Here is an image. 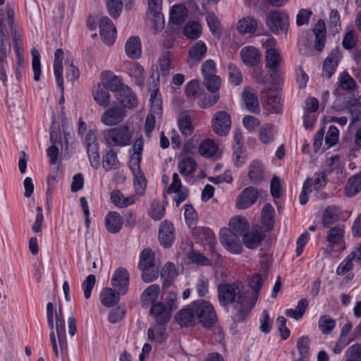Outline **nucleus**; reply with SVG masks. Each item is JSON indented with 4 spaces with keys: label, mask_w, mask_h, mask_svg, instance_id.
<instances>
[{
    "label": "nucleus",
    "mask_w": 361,
    "mask_h": 361,
    "mask_svg": "<svg viewBox=\"0 0 361 361\" xmlns=\"http://www.w3.org/2000/svg\"><path fill=\"white\" fill-rule=\"evenodd\" d=\"M128 74L134 78L135 83L139 86H142L145 82V69L139 63H133L128 69Z\"/></svg>",
    "instance_id": "44"
},
{
    "label": "nucleus",
    "mask_w": 361,
    "mask_h": 361,
    "mask_svg": "<svg viewBox=\"0 0 361 361\" xmlns=\"http://www.w3.org/2000/svg\"><path fill=\"white\" fill-rule=\"evenodd\" d=\"M341 59V54L338 49H334L326 57L323 63V77L331 78L336 71L338 61Z\"/></svg>",
    "instance_id": "16"
},
{
    "label": "nucleus",
    "mask_w": 361,
    "mask_h": 361,
    "mask_svg": "<svg viewBox=\"0 0 361 361\" xmlns=\"http://www.w3.org/2000/svg\"><path fill=\"white\" fill-rule=\"evenodd\" d=\"M207 46L204 42L199 41L196 42L190 49L187 63L192 68L197 64L205 56Z\"/></svg>",
    "instance_id": "15"
},
{
    "label": "nucleus",
    "mask_w": 361,
    "mask_h": 361,
    "mask_svg": "<svg viewBox=\"0 0 361 361\" xmlns=\"http://www.w3.org/2000/svg\"><path fill=\"white\" fill-rule=\"evenodd\" d=\"M31 54L32 57V67L34 72V80L39 81L41 75L40 54L36 48L32 49Z\"/></svg>",
    "instance_id": "54"
},
{
    "label": "nucleus",
    "mask_w": 361,
    "mask_h": 361,
    "mask_svg": "<svg viewBox=\"0 0 361 361\" xmlns=\"http://www.w3.org/2000/svg\"><path fill=\"white\" fill-rule=\"evenodd\" d=\"M228 70L230 82L235 85H240L243 82V75L237 66L233 64H230L228 66Z\"/></svg>",
    "instance_id": "60"
},
{
    "label": "nucleus",
    "mask_w": 361,
    "mask_h": 361,
    "mask_svg": "<svg viewBox=\"0 0 361 361\" xmlns=\"http://www.w3.org/2000/svg\"><path fill=\"white\" fill-rule=\"evenodd\" d=\"M100 35L104 42L111 45L116 39V27L108 17H102L99 22Z\"/></svg>",
    "instance_id": "11"
},
{
    "label": "nucleus",
    "mask_w": 361,
    "mask_h": 361,
    "mask_svg": "<svg viewBox=\"0 0 361 361\" xmlns=\"http://www.w3.org/2000/svg\"><path fill=\"white\" fill-rule=\"evenodd\" d=\"M111 284L118 290V293L125 294L128 290L129 285V274L128 271L121 267L116 269L114 273Z\"/></svg>",
    "instance_id": "12"
},
{
    "label": "nucleus",
    "mask_w": 361,
    "mask_h": 361,
    "mask_svg": "<svg viewBox=\"0 0 361 361\" xmlns=\"http://www.w3.org/2000/svg\"><path fill=\"white\" fill-rule=\"evenodd\" d=\"M120 162L117 158L116 151L112 149H105L102 157V166L105 171H109L118 169Z\"/></svg>",
    "instance_id": "26"
},
{
    "label": "nucleus",
    "mask_w": 361,
    "mask_h": 361,
    "mask_svg": "<svg viewBox=\"0 0 361 361\" xmlns=\"http://www.w3.org/2000/svg\"><path fill=\"white\" fill-rule=\"evenodd\" d=\"M197 166L196 161L190 157L183 158L178 165L179 173L184 176L192 174L196 171Z\"/></svg>",
    "instance_id": "34"
},
{
    "label": "nucleus",
    "mask_w": 361,
    "mask_h": 361,
    "mask_svg": "<svg viewBox=\"0 0 361 361\" xmlns=\"http://www.w3.org/2000/svg\"><path fill=\"white\" fill-rule=\"evenodd\" d=\"M266 24L272 33L286 35L289 27L288 15L283 11H271L267 16Z\"/></svg>",
    "instance_id": "3"
},
{
    "label": "nucleus",
    "mask_w": 361,
    "mask_h": 361,
    "mask_svg": "<svg viewBox=\"0 0 361 361\" xmlns=\"http://www.w3.org/2000/svg\"><path fill=\"white\" fill-rule=\"evenodd\" d=\"M339 208L334 205L328 207L322 216V224L325 227H329L339 219Z\"/></svg>",
    "instance_id": "35"
},
{
    "label": "nucleus",
    "mask_w": 361,
    "mask_h": 361,
    "mask_svg": "<svg viewBox=\"0 0 361 361\" xmlns=\"http://www.w3.org/2000/svg\"><path fill=\"white\" fill-rule=\"evenodd\" d=\"M178 274L176 271V266L172 262H167L161 272V278L164 279V282L169 281L171 282L173 280Z\"/></svg>",
    "instance_id": "58"
},
{
    "label": "nucleus",
    "mask_w": 361,
    "mask_h": 361,
    "mask_svg": "<svg viewBox=\"0 0 361 361\" xmlns=\"http://www.w3.org/2000/svg\"><path fill=\"white\" fill-rule=\"evenodd\" d=\"M339 87L343 90H353L356 87V82L348 73L343 72L339 76Z\"/></svg>",
    "instance_id": "56"
},
{
    "label": "nucleus",
    "mask_w": 361,
    "mask_h": 361,
    "mask_svg": "<svg viewBox=\"0 0 361 361\" xmlns=\"http://www.w3.org/2000/svg\"><path fill=\"white\" fill-rule=\"evenodd\" d=\"M265 238V233L257 225L252 227L250 231H247L243 235V240L249 249H255L259 247Z\"/></svg>",
    "instance_id": "9"
},
{
    "label": "nucleus",
    "mask_w": 361,
    "mask_h": 361,
    "mask_svg": "<svg viewBox=\"0 0 361 361\" xmlns=\"http://www.w3.org/2000/svg\"><path fill=\"white\" fill-rule=\"evenodd\" d=\"M149 314L154 317L157 325H164L171 319L169 310L162 302L153 303L149 310Z\"/></svg>",
    "instance_id": "13"
},
{
    "label": "nucleus",
    "mask_w": 361,
    "mask_h": 361,
    "mask_svg": "<svg viewBox=\"0 0 361 361\" xmlns=\"http://www.w3.org/2000/svg\"><path fill=\"white\" fill-rule=\"evenodd\" d=\"M199 235L202 241H204L209 251L214 254V246L216 245V238L213 231L207 227H202L200 229Z\"/></svg>",
    "instance_id": "41"
},
{
    "label": "nucleus",
    "mask_w": 361,
    "mask_h": 361,
    "mask_svg": "<svg viewBox=\"0 0 361 361\" xmlns=\"http://www.w3.org/2000/svg\"><path fill=\"white\" fill-rule=\"evenodd\" d=\"M240 55L243 62L251 67L257 66L261 60V54L259 50L252 46L243 48L240 50Z\"/></svg>",
    "instance_id": "19"
},
{
    "label": "nucleus",
    "mask_w": 361,
    "mask_h": 361,
    "mask_svg": "<svg viewBox=\"0 0 361 361\" xmlns=\"http://www.w3.org/2000/svg\"><path fill=\"white\" fill-rule=\"evenodd\" d=\"M187 16L186 9L182 5H174L170 12V20L174 25L181 24Z\"/></svg>",
    "instance_id": "45"
},
{
    "label": "nucleus",
    "mask_w": 361,
    "mask_h": 361,
    "mask_svg": "<svg viewBox=\"0 0 361 361\" xmlns=\"http://www.w3.org/2000/svg\"><path fill=\"white\" fill-rule=\"evenodd\" d=\"M106 6L109 15L114 18H118L123 8V3L121 0H106Z\"/></svg>",
    "instance_id": "59"
},
{
    "label": "nucleus",
    "mask_w": 361,
    "mask_h": 361,
    "mask_svg": "<svg viewBox=\"0 0 361 361\" xmlns=\"http://www.w3.org/2000/svg\"><path fill=\"white\" fill-rule=\"evenodd\" d=\"M154 253L149 248L144 249L140 256L138 269L154 268Z\"/></svg>",
    "instance_id": "38"
},
{
    "label": "nucleus",
    "mask_w": 361,
    "mask_h": 361,
    "mask_svg": "<svg viewBox=\"0 0 361 361\" xmlns=\"http://www.w3.org/2000/svg\"><path fill=\"white\" fill-rule=\"evenodd\" d=\"M274 214L273 207L269 203L265 204L262 210V224L267 231L271 230L274 226Z\"/></svg>",
    "instance_id": "36"
},
{
    "label": "nucleus",
    "mask_w": 361,
    "mask_h": 361,
    "mask_svg": "<svg viewBox=\"0 0 361 361\" xmlns=\"http://www.w3.org/2000/svg\"><path fill=\"white\" fill-rule=\"evenodd\" d=\"M85 148L92 166L97 169L100 166L99 143Z\"/></svg>",
    "instance_id": "51"
},
{
    "label": "nucleus",
    "mask_w": 361,
    "mask_h": 361,
    "mask_svg": "<svg viewBox=\"0 0 361 361\" xmlns=\"http://www.w3.org/2000/svg\"><path fill=\"white\" fill-rule=\"evenodd\" d=\"M56 331L61 350H65L67 348V342L65 333L64 321H56Z\"/></svg>",
    "instance_id": "57"
},
{
    "label": "nucleus",
    "mask_w": 361,
    "mask_h": 361,
    "mask_svg": "<svg viewBox=\"0 0 361 361\" xmlns=\"http://www.w3.org/2000/svg\"><path fill=\"white\" fill-rule=\"evenodd\" d=\"M204 82L207 89L209 92L216 93L220 88L221 80V78L216 75L204 79Z\"/></svg>",
    "instance_id": "64"
},
{
    "label": "nucleus",
    "mask_w": 361,
    "mask_h": 361,
    "mask_svg": "<svg viewBox=\"0 0 361 361\" xmlns=\"http://www.w3.org/2000/svg\"><path fill=\"white\" fill-rule=\"evenodd\" d=\"M267 104L271 113L281 114L282 112L283 100L278 92L269 90L267 92Z\"/></svg>",
    "instance_id": "32"
},
{
    "label": "nucleus",
    "mask_w": 361,
    "mask_h": 361,
    "mask_svg": "<svg viewBox=\"0 0 361 361\" xmlns=\"http://www.w3.org/2000/svg\"><path fill=\"white\" fill-rule=\"evenodd\" d=\"M185 219L189 227L196 226L197 214L191 204L185 205Z\"/></svg>",
    "instance_id": "62"
},
{
    "label": "nucleus",
    "mask_w": 361,
    "mask_h": 361,
    "mask_svg": "<svg viewBox=\"0 0 361 361\" xmlns=\"http://www.w3.org/2000/svg\"><path fill=\"white\" fill-rule=\"evenodd\" d=\"M6 12L8 19V25L11 29V36L13 42V49L15 50H23V43L22 35L18 32V27L14 22V11L8 4L6 5Z\"/></svg>",
    "instance_id": "10"
},
{
    "label": "nucleus",
    "mask_w": 361,
    "mask_h": 361,
    "mask_svg": "<svg viewBox=\"0 0 361 361\" xmlns=\"http://www.w3.org/2000/svg\"><path fill=\"white\" fill-rule=\"evenodd\" d=\"M92 96L96 103L102 107H108L111 102L109 90L102 84H99L92 91Z\"/></svg>",
    "instance_id": "25"
},
{
    "label": "nucleus",
    "mask_w": 361,
    "mask_h": 361,
    "mask_svg": "<svg viewBox=\"0 0 361 361\" xmlns=\"http://www.w3.org/2000/svg\"><path fill=\"white\" fill-rule=\"evenodd\" d=\"M248 177L251 183L257 184L264 179V167L262 162L254 160L249 166Z\"/></svg>",
    "instance_id": "30"
},
{
    "label": "nucleus",
    "mask_w": 361,
    "mask_h": 361,
    "mask_svg": "<svg viewBox=\"0 0 361 361\" xmlns=\"http://www.w3.org/2000/svg\"><path fill=\"white\" fill-rule=\"evenodd\" d=\"M144 146V139L142 137L137 138L133 146V155L132 157V160H134L133 162L131 163V165H140L142 160V152L143 150Z\"/></svg>",
    "instance_id": "55"
},
{
    "label": "nucleus",
    "mask_w": 361,
    "mask_h": 361,
    "mask_svg": "<svg viewBox=\"0 0 361 361\" xmlns=\"http://www.w3.org/2000/svg\"><path fill=\"white\" fill-rule=\"evenodd\" d=\"M230 230L228 231L233 232L237 235H243L249 228V224L247 219L243 216H235L231 219L229 221Z\"/></svg>",
    "instance_id": "28"
},
{
    "label": "nucleus",
    "mask_w": 361,
    "mask_h": 361,
    "mask_svg": "<svg viewBox=\"0 0 361 361\" xmlns=\"http://www.w3.org/2000/svg\"><path fill=\"white\" fill-rule=\"evenodd\" d=\"M220 241L223 246L233 254H240L243 250L238 236L228 230L221 231Z\"/></svg>",
    "instance_id": "7"
},
{
    "label": "nucleus",
    "mask_w": 361,
    "mask_h": 361,
    "mask_svg": "<svg viewBox=\"0 0 361 361\" xmlns=\"http://www.w3.org/2000/svg\"><path fill=\"white\" fill-rule=\"evenodd\" d=\"M102 85L106 88V90L111 92H117L120 93L121 90L126 88L119 77L113 75L111 72H102L101 74Z\"/></svg>",
    "instance_id": "14"
},
{
    "label": "nucleus",
    "mask_w": 361,
    "mask_h": 361,
    "mask_svg": "<svg viewBox=\"0 0 361 361\" xmlns=\"http://www.w3.org/2000/svg\"><path fill=\"white\" fill-rule=\"evenodd\" d=\"M318 326L323 334H329L336 326V321L329 315H322L319 319Z\"/></svg>",
    "instance_id": "53"
},
{
    "label": "nucleus",
    "mask_w": 361,
    "mask_h": 361,
    "mask_svg": "<svg viewBox=\"0 0 361 361\" xmlns=\"http://www.w3.org/2000/svg\"><path fill=\"white\" fill-rule=\"evenodd\" d=\"M231 127L230 115L225 111L216 112L212 120L213 131L219 136H226L228 134Z\"/></svg>",
    "instance_id": "6"
},
{
    "label": "nucleus",
    "mask_w": 361,
    "mask_h": 361,
    "mask_svg": "<svg viewBox=\"0 0 361 361\" xmlns=\"http://www.w3.org/2000/svg\"><path fill=\"white\" fill-rule=\"evenodd\" d=\"M345 361H361V344L355 343L350 346L346 353Z\"/></svg>",
    "instance_id": "61"
},
{
    "label": "nucleus",
    "mask_w": 361,
    "mask_h": 361,
    "mask_svg": "<svg viewBox=\"0 0 361 361\" xmlns=\"http://www.w3.org/2000/svg\"><path fill=\"white\" fill-rule=\"evenodd\" d=\"M101 302L106 307H112L119 301V293H115L113 289L109 288L102 290L101 295Z\"/></svg>",
    "instance_id": "43"
},
{
    "label": "nucleus",
    "mask_w": 361,
    "mask_h": 361,
    "mask_svg": "<svg viewBox=\"0 0 361 361\" xmlns=\"http://www.w3.org/2000/svg\"><path fill=\"white\" fill-rule=\"evenodd\" d=\"M125 51L126 55L131 59H137L142 54V46L138 37H130L126 42Z\"/></svg>",
    "instance_id": "23"
},
{
    "label": "nucleus",
    "mask_w": 361,
    "mask_h": 361,
    "mask_svg": "<svg viewBox=\"0 0 361 361\" xmlns=\"http://www.w3.org/2000/svg\"><path fill=\"white\" fill-rule=\"evenodd\" d=\"M196 317L195 307L192 305L179 311L176 316V319L180 326H188L195 324Z\"/></svg>",
    "instance_id": "21"
},
{
    "label": "nucleus",
    "mask_w": 361,
    "mask_h": 361,
    "mask_svg": "<svg viewBox=\"0 0 361 361\" xmlns=\"http://www.w3.org/2000/svg\"><path fill=\"white\" fill-rule=\"evenodd\" d=\"M192 306L195 307L197 317L204 326H211L216 321L214 310L209 302H195Z\"/></svg>",
    "instance_id": "5"
},
{
    "label": "nucleus",
    "mask_w": 361,
    "mask_h": 361,
    "mask_svg": "<svg viewBox=\"0 0 361 361\" xmlns=\"http://www.w3.org/2000/svg\"><path fill=\"white\" fill-rule=\"evenodd\" d=\"M185 35L191 39H197L202 32V26L197 22H189L183 29Z\"/></svg>",
    "instance_id": "50"
},
{
    "label": "nucleus",
    "mask_w": 361,
    "mask_h": 361,
    "mask_svg": "<svg viewBox=\"0 0 361 361\" xmlns=\"http://www.w3.org/2000/svg\"><path fill=\"white\" fill-rule=\"evenodd\" d=\"M117 99L121 106L125 109L135 108L137 104V99L133 90L128 86L121 90L119 94H117Z\"/></svg>",
    "instance_id": "22"
},
{
    "label": "nucleus",
    "mask_w": 361,
    "mask_h": 361,
    "mask_svg": "<svg viewBox=\"0 0 361 361\" xmlns=\"http://www.w3.org/2000/svg\"><path fill=\"white\" fill-rule=\"evenodd\" d=\"M160 288L159 285L152 284L147 287L141 295V302L142 306L147 307L153 304L157 300L159 294Z\"/></svg>",
    "instance_id": "33"
},
{
    "label": "nucleus",
    "mask_w": 361,
    "mask_h": 361,
    "mask_svg": "<svg viewBox=\"0 0 361 361\" xmlns=\"http://www.w3.org/2000/svg\"><path fill=\"white\" fill-rule=\"evenodd\" d=\"M344 190L345 195L348 197H354L361 191V173L348 178Z\"/></svg>",
    "instance_id": "31"
},
{
    "label": "nucleus",
    "mask_w": 361,
    "mask_h": 361,
    "mask_svg": "<svg viewBox=\"0 0 361 361\" xmlns=\"http://www.w3.org/2000/svg\"><path fill=\"white\" fill-rule=\"evenodd\" d=\"M107 231L111 233H117L123 226V219L121 215L116 212H109L105 218Z\"/></svg>",
    "instance_id": "27"
},
{
    "label": "nucleus",
    "mask_w": 361,
    "mask_h": 361,
    "mask_svg": "<svg viewBox=\"0 0 361 361\" xmlns=\"http://www.w3.org/2000/svg\"><path fill=\"white\" fill-rule=\"evenodd\" d=\"M149 340H155L158 343H162L166 340V328L163 325H157L154 329L149 328L147 331Z\"/></svg>",
    "instance_id": "52"
},
{
    "label": "nucleus",
    "mask_w": 361,
    "mask_h": 361,
    "mask_svg": "<svg viewBox=\"0 0 361 361\" xmlns=\"http://www.w3.org/2000/svg\"><path fill=\"white\" fill-rule=\"evenodd\" d=\"M178 126L182 134L188 137L192 134L194 127L192 124L191 117L185 114H181L178 118Z\"/></svg>",
    "instance_id": "46"
},
{
    "label": "nucleus",
    "mask_w": 361,
    "mask_h": 361,
    "mask_svg": "<svg viewBox=\"0 0 361 361\" xmlns=\"http://www.w3.org/2000/svg\"><path fill=\"white\" fill-rule=\"evenodd\" d=\"M127 112L126 109L114 103L109 106L101 115L100 121L106 126H116L121 124L126 118Z\"/></svg>",
    "instance_id": "4"
},
{
    "label": "nucleus",
    "mask_w": 361,
    "mask_h": 361,
    "mask_svg": "<svg viewBox=\"0 0 361 361\" xmlns=\"http://www.w3.org/2000/svg\"><path fill=\"white\" fill-rule=\"evenodd\" d=\"M259 197L258 190L252 186L245 188L238 196L235 207L240 209H245L254 204Z\"/></svg>",
    "instance_id": "8"
},
{
    "label": "nucleus",
    "mask_w": 361,
    "mask_h": 361,
    "mask_svg": "<svg viewBox=\"0 0 361 361\" xmlns=\"http://www.w3.org/2000/svg\"><path fill=\"white\" fill-rule=\"evenodd\" d=\"M131 171L134 176V188L135 195H143L147 187V180L144 173L140 169V165H130Z\"/></svg>",
    "instance_id": "18"
},
{
    "label": "nucleus",
    "mask_w": 361,
    "mask_h": 361,
    "mask_svg": "<svg viewBox=\"0 0 361 361\" xmlns=\"http://www.w3.org/2000/svg\"><path fill=\"white\" fill-rule=\"evenodd\" d=\"M274 138V126L271 123L263 125L259 131V139L264 144H269Z\"/></svg>",
    "instance_id": "47"
},
{
    "label": "nucleus",
    "mask_w": 361,
    "mask_h": 361,
    "mask_svg": "<svg viewBox=\"0 0 361 361\" xmlns=\"http://www.w3.org/2000/svg\"><path fill=\"white\" fill-rule=\"evenodd\" d=\"M159 239L161 245L169 247L174 240V228L171 223L164 221L161 224L159 232Z\"/></svg>",
    "instance_id": "17"
},
{
    "label": "nucleus",
    "mask_w": 361,
    "mask_h": 361,
    "mask_svg": "<svg viewBox=\"0 0 361 361\" xmlns=\"http://www.w3.org/2000/svg\"><path fill=\"white\" fill-rule=\"evenodd\" d=\"M282 61L279 51L276 49H267L266 65L269 69H275L280 66Z\"/></svg>",
    "instance_id": "40"
},
{
    "label": "nucleus",
    "mask_w": 361,
    "mask_h": 361,
    "mask_svg": "<svg viewBox=\"0 0 361 361\" xmlns=\"http://www.w3.org/2000/svg\"><path fill=\"white\" fill-rule=\"evenodd\" d=\"M242 98L247 109L256 113L259 109L258 99L255 91L250 87H245L242 92Z\"/></svg>",
    "instance_id": "20"
},
{
    "label": "nucleus",
    "mask_w": 361,
    "mask_h": 361,
    "mask_svg": "<svg viewBox=\"0 0 361 361\" xmlns=\"http://www.w3.org/2000/svg\"><path fill=\"white\" fill-rule=\"evenodd\" d=\"M266 279L267 274L262 276L260 274H255L249 280V286L254 293L255 301Z\"/></svg>",
    "instance_id": "49"
},
{
    "label": "nucleus",
    "mask_w": 361,
    "mask_h": 361,
    "mask_svg": "<svg viewBox=\"0 0 361 361\" xmlns=\"http://www.w3.org/2000/svg\"><path fill=\"white\" fill-rule=\"evenodd\" d=\"M218 300L221 305H242L247 298V293L240 281L232 283H221L218 286Z\"/></svg>",
    "instance_id": "1"
},
{
    "label": "nucleus",
    "mask_w": 361,
    "mask_h": 361,
    "mask_svg": "<svg viewBox=\"0 0 361 361\" xmlns=\"http://www.w3.org/2000/svg\"><path fill=\"white\" fill-rule=\"evenodd\" d=\"M63 51L61 49H58L54 54V72L56 79L57 85L60 87L61 91H63Z\"/></svg>",
    "instance_id": "24"
},
{
    "label": "nucleus",
    "mask_w": 361,
    "mask_h": 361,
    "mask_svg": "<svg viewBox=\"0 0 361 361\" xmlns=\"http://www.w3.org/2000/svg\"><path fill=\"white\" fill-rule=\"evenodd\" d=\"M200 154L205 157H217L218 147L212 140H206L199 147Z\"/></svg>",
    "instance_id": "37"
},
{
    "label": "nucleus",
    "mask_w": 361,
    "mask_h": 361,
    "mask_svg": "<svg viewBox=\"0 0 361 361\" xmlns=\"http://www.w3.org/2000/svg\"><path fill=\"white\" fill-rule=\"evenodd\" d=\"M344 235V229L341 226H334L330 228L327 234V240L331 245H338L342 243Z\"/></svg>",
    "instance_id": "48"
},
{
    "label": "nucleus",
    "mask_w": 361,
    "mask_h": 361,
    "mask_svg": "<svg viewBox=\"0 0 361 361\" xmlns=\"http://www.w3.org/2000/svg\"><path fill=\"white\" fill-rule=\"evenodd\" d=\"M310 339L307 336H301L297 341V348L300 356L307 357L310 351Z\"/></svg>",
    "instance_id": "63"
},
{
    "label": "nucleus",
    "mask_w": 361,
    "mask_h": 361,
    "mask_svg": "<svg viewBox=\"0 0 361 361\" xmlns=\"http://www.w3.org/2000/svg\"><path fill=\"white\" fill-rule=\"evenodd\" d=\"M111 200L116 206L126 207L135 203L138 200V197L133 195L126 197L120 190H115L111 193Z\"/></svg>",
    "instance_id": "29"
},
{
    "label": "nucleus",
    "mask_w": 361,
    "mask_h": 361,
    "mask_svg": "<svg viewBox=\"0 0 361 361\" xmlns=\"http://www.w3.org/2000/svg\"><path fill=\"white\" fill-rule=\"evenodd\" d=\"M257 26L256 19L251 16H247L238 21L237 30L240 33L255 32Z\"/></svg>",
    "instance_id": "39"
},
{
    "label": "nucleus",
    "mask_w": 361,
    "mask_h": 361,
    "mask_svg": "<svg viewBox=\"0 0 361 361\" xmlns=\"http://www.w3.org/2000/svg\"><path fill=\"white\" fill-rule=\"evenodd\" d=\"M309 302L308 300L305 298H302L299 300L298 302L297 307L295 310L288 309L286 310L285 314L287 317L293 318L296 320L301 319L305 314Z\"/></svg>",
    "instance_id": "42"
},
{
    "label": "nucleus",
    "mask_w": 361,
    "mask_h": 361,
    "mask_svg": "<svg viewBox=\"0 0 361 361\" xmlns=\"http://www.w3.org/2000/svg\"><path fill=\"white\" fill-rule=\"evenodd\" d=\"M133 131L124 124L106 129L103 137L106 144L111 147H125L130 145Z\"/></svg>",
    "instance_id": "2"
}]
</instances>
